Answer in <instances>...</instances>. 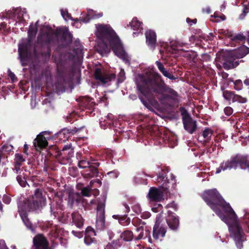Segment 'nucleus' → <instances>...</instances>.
Instances as JSON below:
<instances>
[{
  "label": "nucleus",
  "mask_w": 249,
  "mask_h": 249,
  "mask_svg": "<svg viewBox=\"0 0 249 249\" xmlns=\"http://www.w3.org/2000/svg\"><path fill=\"white\" fill-rule=\"evenodd\" d=\"M138 76L139 80L137 82V86L140 92L139 98L147 107L150 106H158L156 98L164 104L169 99L174 100L178 97L177 92L167 86L158 72L146 71Z\"/></svg>",
  "instance_id": "1"
},
{
  "label": "nucleus",
  "mask_w": 249,
  "mask_h": 249,
  "mask_svg": "<svg viewBox=\"0 0 249 249\" xmlns=\"http://www.w3.org/2000/svg\"><path fill=\"white\" fill-rule=\"evenodd\" d=\"M96 29V35L98 38L97 52L102 55H105L111 49L115 55L124 60L123 43L111 27L107 25H97Z\"/></svg>",
  "instance_id": "2"
},
{
  "label": "nucleus",
  "mask_w": 249,
  "mask_h": 249,
  "mask_svg": "<svg viewBox=\"0 0 249 249\" xmlns=\"http://www.w3.org/2000/svg\"><path fill=\"white\" fill-rule=\"evenodd\" d=\"M201 197L206 204L212 209L224 222L228 220L226 214L234 219L235 213L229 203L227 202L215 189L205 191Z\"/></svg>",
  "instance_id": "3"
},
{
  "label": "nucleus",
  "mask_w": 249,
  "mask_h": 249,
  "mask_svg": "<svg viewBox=\"0 0 249 249\" xmlns=\"http://www.w3.org/2000/svg\"><path fill=\"white\" fill-rule=\"evenodd\" d=\"M238 167L249 172V157L248 155L237 154L231 156L229 159L220 163L219 167L216 168L215 173L219 174L222 170H236Z\"/></svg>",
  "instance_id": "4"
},
{
  "label": "nucleus",
  "mask_w": 249,
  "mask_h": 249,
  "mask_svg": "<svg viewBox=\"0 0 249 249\" xmlns=\"http://www.w3.org/2000/svg\"><path fill=\"white\" fill-rule=\"evenodd\" d=\"M228 220V222H225L229 225V230L231 236L233 239L237 247L241 249L243 247V242L244 240L245 234L242 227L237 220V215L234 219L231 218L228 214H226Z\"/></svg>",
  "instance_id": "5"
},
{
  "label": "nucleus",
  "mask_w": 249,
  "mask_h": 249,
  "mask_svg": "<svg viewBox=\"0 0 249 249\" xmlns=\"http://www.w3.org/2000/svg\"><path fill=\"white\" fill-rule=\"evenodd\" d=\"M169 169L165 167L161 169L157 174V182L160 184L163 191H167L170 187V184L175 183L176 177L172 173L170 174V178L168 176Z\"/></svg>",
  "instance_id": "6"
},
{
  "label": "nucleus",
  "mask_w": 249,
  "mask_h": 249,
  "mask_svg": "<svg viewBox=\"0 0 249 249\" xmlns=\"http://www.w3.org/2000/svg\"><path fill=\"white\" fill-rule=\"evenodd\" d=\"M179 111L182 117V123L184 129L189 133L193 134L197 129L196 121L193 120L190 114L184 107H180Z\"/></svg>",
  "instance_id": "7"
},
{
  "label": "nucleus",
  "mask_w": 249,
  "mask_h": 249,
  "mask_svg": "<svg viewBox=\"0 0 249 249\" xmlns=\"http://www.w3.org/2000/svg\"><path fill=\"white\" fill-rule=\"evenodd\" d=\"M236 57L231 51L224 53L221 56L220 62L224 69L228 70L237 67L239 61L236 60Z\"/></svg>",
  "instance_id": "8"
},
{
  "label": "nucleus",
  "mask_w": 249,
  "mask_h": 249,
  "mask_svg": "<svg viewBox=\"0 0 249 249\" xmlns=\"http://www.w3.org/2000/svg\"><path fill=\"white\" fill-rule=\"evenodd\" d=\"M32 199V203H26L24 206L27 208L28 210L37 209L45 204V198L42 196V192L38 189L36 190Z\"/></svg>",
  "instance_id": "9"
},
{
  "label": "nucleus",
  "mask_w": 249,
  "mask_h": 249,
  "mask_svg": "<svg viewBox=\"0 0 249 249\" xmlns=\"http://www.w3.org/2000/svg\"><path fill=\"white\" fill-rule=\"evenodd\" d=\"M3 16L14 20L18 19L19 21H25L28 18L26 10L20 8L10 10L5 13V15L3 14Z\"/></svg>",
  "instance_id": "10"
},
{
  "label": "nucleus",
  "mask_w": 249,
  "mask_h": 249,
  "mask_svg": "<svg viewBox=\"0 0 249 249\" xmlns=\"http://www.w3.org/2000/svg\"><path fill=\"white\" fill-rule=\"evenodd\" d=\"M223 96L226 101L229 102L230 104L231 102H232V103L237 102L240 104L245 103L247 102L246 98L235 94L233 91L225 90L223 91Z\"/></svg>",
  "instance_id": "11"
},
{
  "label": "nucleus",
  "mask_w": 249,
  "mask_h": 249,
  "mask_svg": "<svg viewBox=\"0 0 249 249\" xmlns=\"http://www.w3.org/2000/svg\"><path fill=\"white\" fill-rule=\"evenodd\" d=\"M167 231V226L156 220L153 228V237L158 240L160 238H163L165 236Z\"/></svg>",
  "instance_id": "12"
},
{
  "label": "nucleus",
  "mask_w": 249,
  "mask_h": 249,
  "mask_svg": "<svg viewBox=\"0 0 249 249\" xmlns=\"http://www.w3.org/2000/svg\"><path fill=\"white\" fill-rule=\"evenodd\" d=\"M94 76L97 80L100 81L102 84H107L112 79H115L114 74H109L103 72L100 69H96L94 72Z\"/></svg>",
  "instance_id": "13"
},
{
  "label": "nucleus",
  "mask_w": 249,
  "mask_h": 249,
  "mask_svg": "<svg viewBox=\"0 0 249 249\" xmlns=\"http://www.w3.org/2000/svg\"><path fill=\"white\" fill-rule=\"evenodd\" d=\"M105 204L99 203L97 206V217L96 225L97 228L102 230L105 226Z\"/></svg>",
  "instance_id": "14"
},
{
  "label": "nucleus",
  "mask_w": 249,
  "mask_h": 249,
  "mask_svg": "<svg viewBox=\"0 0 249 249\" xmlns=\"http://www.w3.org/2000/svg\"><path fill=\"white\" fill-rule=\"evenodd\" d=\"M172 213L170 211H168V215L166 218V221L169 228L174 231H177L179 226V220L178 217L172 215Z\"/></svg>",
  "instance_id": "15"
},
{
  "label": "nucleus",
  "mask_w": 249,
  "mask_h": 249,
  "mask_svg": "<svg viewBox=\"0 0 249 249\" xmlns=\"http://www.w3.org/2000/svg\"><path fill=\"white\" fill-rule=\"evenodd\" d=\"M146 42L147 45L152 50H154L157 43V36L155 31L148 30L145 33Z\"/></svg>",
  "instance_id": "16"
},
{
  "label": "nucleus",
  "mask_w": 249,
  "mask_h": 249,
  "mask_svg": "<svg viewBox=\"0 0 249 249\" xmlns=\"http://www.w3.org/2000/svg\"><path fill=\"white\" fill-rule=\"evenodd\" d=\"M136 229L138 231H143V230L142 227L137 228ZM143 235V232L141 231L138 236L135 237L131 231L125 230V241H131L133 242V245L135 246L136 245V241L142 239Z\"/></svg>",
  "instance_id": "17"
},
{
  "label": "nucleus",
  "mask_w": 249,
  "mask_h": 249,
  "mask_svg": "<svg viewBox=\"0 0 249 249\" xmlns=\"http://www.w3.org/2000/svg\"><path fill=\"white\" fill-rule=\"evenodd\" d=\"M148 196L151 201L155 202H160L163 198V193L155 187L150 189Z\"/></svg>",
  "instance_id": "18"
},
{
  "label": "nucleus",
  "mask_w": 249,
  "mask_h": 249,
  "mask_svg": "<svg viewBox=\"0 0 249 249\" xmlns=\"http://www.w3.org/2000/svg\"><path fill=\"white\" fill-rule=\"evenodd\" d=\"M35 249H47L48 242L41 234L37 235L33 240Z\"/></svg>",
  "instance_id": "19"
},
{
  "label": "nucleus",
  "mask_w": 249,
  "mask_h": 249,
  "mask_svg": "<svg viewBox=\"0 0 249 249\" xmlns=\"http://www.w3.org/2000/svg\"><path fill=\"white\" fill-rule=\"evenodd\" d=\"M103 13H100L98 15L95 14V12L92 10H88L87 12V17L85 18H82L81 19L79 20L78 19H74L75 22L73 23V26L77 27V24L79 20H82L83 22L87 23L88 22L90 19L91 18H97L102 17Z\"/></svg>",
  "instance_id": "20"
},
{
  "label": "nucleus",
  "mask_w": 249,
  "mask_h": 249,
  "mask_svg": "<svg viewBox=\"0 0 249 249\" xmlns=\"http://www.w3.org/2000/svg\"><path fill=\"white\" fill-rule=\"evenodd\" d=\"M142 24V23L138 20L137 18H134L127 26L134 31H138L133 32V35L135 36V35H138L143 30Z\"/></svg>",
  "instance_id": "21"
},
{
  "label": "nucleus",
  "mask_w": 249,
  "mask_h": 249,
  "mask_svg": "<svg viewBox=\"0 0 249 249\" xmlns=\"http://www.w3.org/2000/svg\"><path fill=\"white\" fill-rule=\"evenodd\" d=\"M45 133H46V132L41 133L37 136L35 140L34 144L37 150H38V148H44L45 147L48 145L47 139L43 136V134Z\"/></svg>",
  "instance_id": "22"
},
{
  "label": "nucleus",
  "mask_w": 249,
  "mask_h": 249,
  "mask_svg": "<svg viewBox=\"0 0 249 249\" xmlns=\"http://www.w3.org/2000/svg\"><path fill=\"white\" fill-rule=\"evenodd\" d=\"M231 52L235 57L238 59L244 57L249 53V48L243 45L237 49L231 51Z\"/></svg>",
  "instance_id": "23"
},
{
  "label": "nucleus",
  "mask_w": 249,
  "mask_h": 249,
  "mask_svg": "<svg viewBox=\"0 0 249 249\" xmlns=\"http://www.w3.org/2000/svg\"><path fill=\"white\" fill-rule=\"evenodd\" d=\"M26 207H23L21 205L18 206V212L19 213L21 218L26 227L29 229H31L32 224L27 218L26 211H29Z\"/></svg>",
  "instance_id": "24"
},
{
  "label": "nucleus",
  "mask_w": 249,
  "mask_h": 249,
  "mask_svg": "<svg viewBox=\"0 0 249 249\" xmlns=\"http://www.w3.org/2000/svg\"><path fill=\"white\" fill-rule=\"evenodd\" d=\"M113 123L115 128V130L120 134H123L124 125L123 116H120L118 119L115 120Z\"/></svg>",
  "instance_id": "25"
},
{
  "label": "nucleus",
  "mask_w": 249,
  "mask_h": 249,
  "mask_svg": "<svg viewBox=\"0 0 249 249\" xmlns=\"http://www.w3.org/2000/svg\"><path fill=\"white\" fill-rule=\"evenodd\" d=\"M156 64L158 67V68L159 70V71L162 73V74L164 76L168 78L171 80H175L176 79L175 77L173 74H172L168 71L166 70L163 64L161 62L157 61L156 62Z\"/></svg>",
  "instance_id": "26"
},
{
  "label": "nucleus",
  "mask_w": 249,
  "mask_h": 249,
  "mask_svg": "<svg viewBox=\"0 0 249 249\" xmlns=\"http://www.w3.org/2000/svg\"><path fill=\"white\" fill-rule=\"evenodd\" d=\"M60 35H62L63 38L67 43H69L72 40V36L67 28L60 29L57 31V36Z\"/></svg>",
  "instance_id": "27"
},
{
  "label": "nucleus",
  "mask_w": 249,
  "mask_h": 249,
  "mask_svg": "<svg viewBox=\"0 0 249 249\" xmlns=\"http://www.w3.org/2000/svg\"><path fill=\"white\" fill-rule=\"evenodd\" d=\"M19 57L22 65H25L24 59H25L27 50L26 47L22 44H19L18 46Z\"/></svg>",
  "instance_id": "28"
},
{
  "label": "nucleus",
  "mask_w": 249,
  "mask_h": 249,
  "mask_svg": "<svg viewBox=\"0 0 249 249\" xmlns=\"http://www.w3.org/2000/svg\"><path fill=\"white\" fill-rule=\"evenodd\" d=\"M96 235V233L93 229L91 227H88L86 231L85 236V242L87 245H90L91 244V239L90 241L88 240L89 237H92L94 238V236Z\"/></svg>",
  "instance_id": "29"
},
{
  "label": "nucleus",
  "mask_w": 249,
  "mask_h": 249,
  "mask_svg": "<svg viewBox=\"0 0 249 249\" xmlns=\"http://www.w3.org/2000/svg\"><path fill=\"white\" fill-rule=\"evenodd\" d=\"M73 222L77 227L81 228L83 225V219L80 214L77 213H73L72 214Z\"/></svg>",
  "instance_id": "30"
},
{
  "label": "nucleus",
  "mask_w": 249,
  "mask_h": 249,
  "mask_svg": "<svg viewBox=\"0 0 249 249\" xmlns=\"http://www.w3.org/2000/svg\"><path fill=\"white\" fill-rule=\"evenodd\" d=\"M113 115L111 114H109L106 117L104 120L100 121L101 127L103 129H106L107 126H110L112 123Z\"/></svg>",
  "instance_id": "31"
},
{
  "label": "nucleus",
  "mask_w": 249,
  "mask_h": 249,
  "mask_svg": "<svg viewBox=\"0 0 249 249\" xmlns=\"http://www.w3.org/2000/svg\"><path fill=\"white\" fill-rule=\"evenodd\" d=\"M232 41L235 43L244 42L246 37L242 34H238L236 35H231L229 36Z\"/></svg>",
  "instance_id": "32"
},
{
  "label": "nucleus",
  "mask_w": 249,
  "mask_h": 249,
  "mask_svg": "<svg viewBox=\"0 0 249 249\" xmlns=\"http://www.w3.org/2000/svg\"><path fill=\"white\" fill-rule=\"evenodd\" d=\"M73 129H64L62 130L59 133V136L60 139H62V137H63L64 138L68 139L71 134H74V133L75 132Z\"/></svg>",
  "instance_id": "33"
},
{
  "label": "nucleus",
  "mask_w": 249,
  "mask_h": 249,
  "mask_svg": "<svg viewBox=\"0 0 249 249\" xmlns=\"http://www.w3.org/2000/svg\"><path fill=\"white\" fill-rule=\"evenodd\" d=\"M37 32V28L35 25H31L28 31L29 36L30 37L35 36Z\"/></svg>",
  "instance_id": "34"
},
{
  "label": "nucleus",
  "mask_w": 249,
  "mask_h": 249,
  "mask_svg": "<svg viewBox=\"0 0 249 249\" xmlns=\"http://www.w3.org/2000/svg\"><path fill=\"white\" fill-rule=\"evenodd\" d=\"M213 133V131L210 128H205L203 132V137L205 139H209L212 136Z\"/></svg>",
  "instance_id": "35"
},
{
  "label": "nucleus",
  "mask_w": 249,
  "mask_h": 249,
  "mask_svg": "<svg viewBox=\"0 0 249 249\" xmlns=\"http://www.w3.org/2000/svg\"><path fill=\"white\" fill-rule=\"evenodd\" d=\"M61 14L62 16L63 17L65 20L68 19L73 20L71 16L68 14V11L66 9H62L61 10Z\"/></svg>",
  "instance_id": "36"
},
{
  "label": "nucleus",
  "mask_w": 249,
  "mask_h": 249,
  "mask_svg": "<svg viewBox=\"0 0 249 249\" xmlns=\"http://www.w3.org/2000/svg\"><path fill=\"white\" fill-rule=\"evenodd\" d=\"M234 89L237 90H239L242 89L243 87L242 81L240 79L236 80L234 82Z\"/></svg>",
  "instance_id": "37"
},
{
  "label": "nucleus",
  "mask_w": 249,
  "mask_h": 249,
  "mask_svg": "<svg viewBox=\"0 0 249 249\" xmlns=\"http://www.w3.org/2000/svg\"><path fill=\"white\" fill-rule=\"evenodd\" d=\"M89 163L85 160H81L79 161L78 166L80 168H85L89 166Z\"/></svg>",
  "instance_id": "38"
},
{
  "label": "nucleus",
  "mask_w": 249,
  "mask_h": 249,
  "mask_svg": "<svg viewBox=\"0 0 249 249\" xmlns=\"http://www.w3.org/2000/svg\"><path fill=\"white\" fill-rule=\"evenodd\" d=\"M82 193L84 196H89L91 194V190L89 187H85L82 189Z\"/></svg>",
  "instance_id": "39"
},
{
  "label": "nucleus",
  "mask_w": 249,
  "mask_h": 249,
  "mask_svg": "<svg viewBox=\"0 0 249 249\" xmlns=\"http://www.w3.org/2000/svg\"><path fill=\"white\" fill-rule=\"evenodd\" d=\"M18 181L20 186L22 187H25L26 184V181L24 179V178H22L21 176H18L17 177Z\"/></svg>",
  "instance_id": "40"
},
{
  "label": "nucleus",
  "mask_w": 249,
  "mask_h": 249,
  "mask_svg": "<svg viewBox=\"0 0 249 249\" xmlns=\"http://www.w3.org/2000/svg\"><path fill=\"white\" fill-rule=\"evenodd\" d=\"M15 160H16L15 163H19L20 164H21V163L22 162H23L24 161V159L23 158L22 156L21 155L18 154H16Z\"/></svg>",
  "instance_id": "41"
},
{
  "label": "nucleus",
  "mask_w": 249,
  "mask_h": 249,
  "mask_svg": "<svg viewBox=\"0 0 249 249\" xmlns=\"http://www.w3.org/2000/svg\"><path fill=\"white\" fill-rule=\"evenodd\" d=\"M224 111L225 114L228 116H229L231 115L233 113V109L232 107H226L224 109Z\"/></svg>",
  "instance_id": "42"
},
{
  "label": "nucleus",
  "mask_w": 249,
  "mask_h": 249,
  "mask_svg": "<svg viewBox=\"0 0 249 249\" xmlns=\"http://www.w3.org/2000/svg\"><path fill=\"white\" fill-rule=\"evenodd\" d=\"M112 217L114 219H118L119 222L121 224L123 225V223H124V218L123 216H121L119 215H113L112 216Z\"/></svg>",
  "instance_id": "43"
},
{
  "label": "nucleus",
  "mask_w": 249,
  "mask_h": 249,
  "mask_svg": "<svg viewBox=\"0 0 249 249\" xmlns=\"http://www.w3.org/2000/svg\"><path fill=\"white\" fill-rule=\"evenodd\" d=\"M167 206L169 208H173L175 211H177L178 210V205L174 201L168 204Z\"/></svg>",
  "instance_id": "44"
},
{
  "label": "nucleus",
  "mask_w": 249,
  "mask_h": 249,
  "mask_svg": "<svg viewBox=\"0 0 249 249\" xmlns=\"http://www.w3.org/2000/svg\"><path fill=\"white\" fill-rule=\"evenodd\" d=\"M151 216V213L148 212H143L141 215V217L143 219H147L149 218Z\"/></svg>",
  "instance_id": "45"
},
{
  "label": "nucleus",
  "mask_w": 249,
  "mask_h": 249,
  "mask_svg": "<svg viewBox=\"0 0 249 249\" xmlns=\"http://www.w3.org/2000/svg\"><path fill=\"white\" fill-rule=\"evenodd\" d=\"M8 76L10 77L11 79L13 81H14L16 79V77L15 76V75L10 70H8Z\"/></svg>",
  "instance_id": "46"
},
{
  "label": "nucleus",
  "mask_w": 249,
  "mask_h": 249,
  "mask_svg": "<svg viewBox=\"0 0 249 249\" xmlns=\"http://www.w3.org/2000/svg\"><path fill=\"white\" fill-rule=\"evenodd\" d=\"M249 12V3L245 5L243 9V14L246 15Z\"/></svg>",
  "instance_id": "47"
},
{
  "label": "nucleus",
  "mask_w": 249,
  "mask_h": 249,
  "mask_svg": "<svg viewBox=\"0 0 249 249\" xmlns=\"http://www.w3.org/2000/svg\"><path fill=\"white\" fill-rule=\"evenodd\" d=\"M131 58L125 53V64H127L128 65H130Z\"/></svg>",
  "instance_id": "48"
},
{
  "label": "nucleus",
  "mask_w": 249,
  "mask_h": 249,
  "mask_svg": "<svg viewBox=\"0 0 249 249\" xmlns=\"http://www.w3.org/2000/svg\"><path fill=\"white\" fill-rule=\"evenodd\" d=\"M203 13H206L207 14H210L211 12V10L210 7H207L206 8H203L202 9Z\"/></svg>",
  "instance_id": "49"
},
{
  "label": "nucleus",
  "mask_w": 249,
  "mask_h": 249,
  "mask_svg": "<svg viewBox=\"0 0 249 249\" xmlns=\"http://www.w3.org/2000/svg\"><path fill=\"white\" fill-rule=\"evenodd\" d=\"M186 21L188 23H190V22H193L194 23H196L197 21L196 19H191L190 18H188L186 19Z\"/></svg>",
  "instance_id": "50"
},
{
  "label": "nucleus",
  "mask_w": 249,
  "mask_h": 249,
  "mask_svg": "<svg viewBox=\"0 0 249 249\" xmlns=\"http://www.w3.org/2000/svg\"><path fill=\"white\" fill-rule=\"evenodd\" d=\"M3 201L5 203L9 204L10 202V198L7 196H4L3 197Z\"/></svg>",
  "instance_id": "51"
},
{
  "label": "nucleus",
  "mask_w": 249,
  "mask_h": 249,
  "mask_svg": "<svg viewBox=\"0 0 249 249\" xmlns=\"http://www.w3.org/2000/svg\"><path fill=\"white\" fill-rule=\"evenodd\" d=\"M20 165H21V164L19 163H15V170H16L17 173H18V171L19 170Z\"/></svg>",
  "instance_id": "52"
},
{
  "label": "nucleus",
  "mask_w": 249,
  "mask_h": 249,
  "mask_svg": "<svg viewBox=\"0 0 249 249\" xmlns=\"http://www.w3.org/2000/svg\"><path fill=\"white\" fill-rule=\"evenodd\" d=\"M131 221V219L129 217H127V216L125 215V225H128Z\"/></svg>",
  "instance_id": "53"
},
{
  "label": "nucleus",
  "mask_w": 249,
  "mask_h": 249,
  "mask_svg": "<svg viewBox=\"0 0 249 249\" xmlns=\"http://www.w3.org/2000/svg\"><path fill=\"white\" fill-rule=\"evenodd\" d=\"M71 145H65L64 147L63 148V151H66L67 150H69L71 148Z\"/></svg>",
  "instance_id": "54"
},
{
  "label": "nucleus",
  "mask_w": 249,
  "mask_h": 249,
  "mask_svg": "<svg viewBox=\"0 0 249 249\" xmlns=\"http://www.w3.org/2000/svg\"><path fill=\"white\" fill-rule=\"evenodd\" d=\"M145 234H146V236H148L149 237V239L151 240V239L150 238V231L149 230H145Z\"/></svg>",
  "instance_id": "55"
},
{
  "label": "nucleus",
  "mask_w": 249,
  "mask_h": 249,
  "mask_svg": "<svg viewBox=\"0 0 249 249\" xmlns=\"http://www.w3.org/2000/svg\"><path fill=\"white\" fill-rule=\"evenodd\" d=\"M244 84L247 86H249V78L245 79L244 81Z\"/></svg>",
  "instance_id": "56"
},
{
  "label": "nucleus",
  "mask_w": 249,
  "mask_h": 249,
  "mask_svg": "<svg viewBox=\"0 0 249 249\" xmlns=\"http://www.w3.org/2000/svg\"><path fill=\"white\" fill-rule=\"evenodd\" d=\"M27 149H28V145L27 144H25L24 145V152L25 153H27Z\"/></svg>",
  "instance_id": "57"
},
{
  "label": "nucleus",
  "mask_w": 249,
  "mask_h": 249,
  "mask_svg": "<svg viewBox=\"0 0 249 249\" xmlns=\"http://www.w3.org/2000/svg\"><path fill=\"white\" fill-rule=\"evenodd\" d=\"M0 249H7L5 246H4V244L2 243L1 244L0 243Z\"/></svg>",
  "instance_id": "58"
},
{
  "label": "nucleus",
  "mask_w": 249,
  "mask_h": 249,
  "mask_svg": "<svg viewBox=\"0 0 249 249\" xmlns=\"http://www.w3.org/2000/svg\"><path fill=\"white\" fill-rule=\"evenodd\" d=\"M125 213L126 212H128L129 211L130 208L126 204H125Z\"/></svg>",
  "instance_id": "59"
},
{
  "label": "nucleus",
  "mask_w": 249,
  "mask_h": 249,
  "mask_svg": "<svg viewBox=\"0 0 249 249\" xmlns=\"http://www.w3.org/2000/svg\"><path fill=\"white\" fill-rule=\"evenodd\" d=\"M90 239H91V243H92L93 242L94 238H93L92 237H89L88 239V240L90 241Z\"/></svg>",
  "instance_id": "60"
},
{
  "label": "nucleus",
  "mask_w": 249,
  "mask_h": 249,
  "mask_svg": "<svg viewBox=\"0 0 249 249\" xmlns=\"http://www.w3.org/2000/svg\"><path fill=\"white\" fill-rule=\"evenodd\" d=\"M121 242L120 241V240H119V243H123V241L124 240V238H122V236L121 237Z\"/></svg>",
  "instance_id": "61"
},
{
  "label": "nucleus",
  "mask_w": 249,
  "mask_h": 249,
  "mask_svg": "<svg viewBox=\"0 0 249 249\" xmlns=\"http://www.w3.org/2000/svg\"><path fill=\"white\" fill-rule=\"evenodd\" d=\"M248 37L247 38V41L248 44L249 43V31L248 32Z\"/></svg>",
  "instance_id": "62"
},
{
  "label": "nucleus",
  "mask_w": 249,
  "mask_h": 249,
  "mask_svg": "<svg viewBox=\"0 0 249 249\" xmlns=\"http://www.w3.org/2000/svg\"><path fill=\"white\" fill-rule=\"evenodd\" d=\"M134 222H135V219H133L132 220V223L133 225H134Z\"/></svg>",
  "instance_id": "63"
},
{
  "label": "nucleus",
  "mask_w": 249,
  "mask_h": 249,
  "mask_svg": "<svg viewBox=\"0 0 249 249\" xmlns=\"http://www.w3.org/2000/svg\"><path fill=\"white\" fill-rule=\"evenodd\" d=\"M97 181V182H98V183H100V181L99 179L97 180V181Z\"/></svg>",
  "instance_id": "64"
}]
</instances>
